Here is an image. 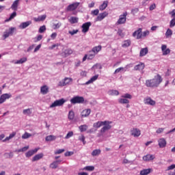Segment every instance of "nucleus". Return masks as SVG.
I'll return each instance as SVG.
<instances>
[{"label":"nucleus","instance_id":"obj_28","mask_svg":"<svg viewBox=\"0 0 175 175\" xmlns=\"http://www.w3.org/2000/svg\"><path fill=\"white\" fill-rule=\"evenodd\" d=\"M20 0H16L14 1V2L12 3V5H11V9L12 10H14V12H16L17 10V8H18V2Z\"/></svg>","mask_w":175,"mask_h":175},{"label":"nucleus","instance_id":"obj_57","mask_svg":"<svg viewBox=\"0 0 175 175\" xmlns=\"http://www.w3.org/2000/svg\"><path fill=\"white\" fill-rule=\"evenodd\" d=\"M44 31H46V26L45 25L41 26L39 29L40 33H43Z\"/></svg>","mask_w":175,"mask_h":175},{"label":"nucleus","instance_id":"obj_53","mask_svg":"<svg viewBox=\"0 0 175 175\" xmlns=\"http://www.w3.org/2000/svg\"><path fill=\"white\" fill-rule=\"evenodd\" d=\"M73 136V131H70L67 133V135L65 137V139H70Z\"/></svg>","mask_w":175,"mask_h":175},{"label":"nucleus","instance_id":"obj_2","mask_svg":"<svg viewBox=\"0 0 175 175\" xmlns=\"http://www.w3.org/2000/svg\"><path fill=\"white\" fill-rule=\"evenodd\" d=\"M127 16H128V12H124L123 14L120 15L119 19L116 23L117 25H121V24H125L126 23Z\"/></svg>","mask_w":175,"mask_h":175},{"label":"nucleus","instance_id":"obj_62","mask_svg":"<svg viewBox=\"0 0 175 175\" xmlns=\"http://www.w3.org/2000/svg\"><path fill=\"white\" fill-rule=\"evenodd\" d=\"M139 12V8H134L131 10L132 14L135 15Z\"/></svg>","mask_w":175,"mask_h":175},{"label":"nucleus","instance_id":"obj_42","mask_svg":"<svg viewBox=\"0 0 175 175\" xmlns=\"http://www.w3.org/2000/svg\"><path fill=\"white\" fill-rule=\"evenodd\" d=\"M79 129L80 132H85V131L88 129V126H87V124L81 125L79 126Z\"/></svg>","mask_w":175,"mask_h":175},{"label":"nucleus","instance_id":"obj_29","mask_svg":"<svg viewBox=\"0 0 175 175\" xmlns=\"http://www.w3.org/2000/svg\"><path fill=\"white\" fill-rule=\"evenodd\" d=\"M46 17H47V16L46 15H42V16H40L38 18H33L34 21H36V23H38L39 21H44L46 20Z\"/></svg>","mask_w":175,"mask_h":175},{"label":"nucleus","instance_id":"obj_1","mask_svg":"<svg viewBox=\"0 0 175 175\" xmlns=\"http://www.w3.org/2000/svg\"><path fill=\"white\" fill-rule=\"evenodd\" d=\"M162 81H163V79H162V77L159 74H157L153 79L146 80L145 85L149 88H157L159 87V84Z\"/></svg>","mask_w":175,"mask_h":175},{"label":"nucleus","instance_id":"obj_58","mask_svg":"<svg viewBox=\"0 0 175 175\" xmlns=\"http://www.w3.org/2000/svg\"><path fill=\"white\" fill-rule=\"evenodd\" d=\"M23 114H32V111H31V109H24Z\"/></svg>","mask_w":175,"mask_h":175},{"label":"nucleus","instance_id":"obj_7","mask_svg":"<svg viewBox=\"0 0 175 175\" xmlns=\"http://www.w3.org/2000/svg\"><path fill=\"white\" fill-rule=\"evenodd\" d=\"M16 31V27H10L8 29V31H6L4 32L3 36L4 39H6L7 38H9V36H12L13 33H14V31Z\"/></svg>","mask_w":175,"mask_h":175},{"label":"nucleus","instance_id":"obj_41","mask_svg":"<svg viewBox=\"0 0 175 175\" xmlns=\"http://www.w3.org/2000/svg\"><path fill=\"white\" fill-rule=\"evenodd\" d=\"M14 136H16V132H13L12 133L10 134V135L8 137H6L5 139H4L3 140V142H8V141L10 140V139H13V137H14Z\"/></svg>","mask_w":175,"mask_h":175},{"label":"nucleus","instance_id":"obj_8","mask_svg":"<svg viewBox=\"0 0 175 175\" xmlns=\"http://www.w3.org/2000/svg\"><path fill=\"white\" fill-rule=\"evenodd\" d=\"M144 103L145 105H148L149 106H155L157 102L152 100L151 97H146L144 99Z\"/></svg>","mask_w":175,"mask_h":175},{"label":"nucleus","instance_id":"obj_47","mask_svg":"<svg viewBox=\"0 0 175 175\" xmlns=\"http://www.w3.org/2000/svg\"><path fill=\"white\" fill-rule=\"evenodd\" d=\"M173 35V31L170 29H167L166 33H165V36L168 38V36H172Z\"/></svg>","mask_w":175,"mask_h":175},{"label":"nucleus","instance_id":"obj_13","mask_svg":"<svg viewBox=\"0 0 175 175\" xmlns=\"http://www.w3.org/2000/svg\"><path fill=\"white\" fill-rule=\"evenodd\" d=\"M91 114V109H86L81 111V116L82 118H85V117H88Z\"/></svg>","mask_w":175,"mask_h":175},{"label":"nucleus","instance_id":"obj_20","mask_svg":"<svg viewBox=\"0 0 175 175\" xmlns=\"http://www.w3.org/2000/svg\"><path fill=\"white\" fill-rule=\"evenodd\" d=\"M167 46L163 44L161 46V50L163 51V55H167V54H170V49H167Z\"/></svg>","mask_w":175,"mask_h":175},{"label":"nucleus","instance_id":"obj_5","mask_svg":"<svg viewBox=\"0 0 175 175\" xmlns=\"http://www.w3.org/2000/svg\"><path fill=\"white\" fill-rule=\"evenodd\" d=\"M66 102V100H65V99L64 98L56 100L50 105V107L53 108L57 107V106H62V105H64V103H65Z\"/></svg>","mask_w":175,"mask_h":175},{"label":"nucleus","instance_id":"obj_51","mask_svg":"<svg viewBox=\"0 0 175 175\" xmlns=\"http://www.w3.org/2000/svg\"><path fill=\"white\" fill-rule=\"evenodd\" d=\"M28 148H29V146H25V147L19 149L18 150V152H24L27 151V150H28Z\"/></svg>","mask_w":175,"mask_h":175},{"label":"nucleus","instance_id":"obj_36","mask_svg":"<svg viewBox=\"0 0 175 175\" xmlns=\"http://www.w3.org/2000/svg\"><path fill=\"white\" fill-rule=\"evenodd\" d=\"M83 170H86L87 172H94V170H95V167L93 165H88L84 167Z\"/></svg>","mask_w":175,"mask_h":175},{"label":"nucleus","instance_id":"obj_59","mask_svg":"<svg viewBox=\"0 0 175 175\" xmlns=\"http://www.w3.org/2000/svg\"><path fill=\"white\" fill-rule=\"evenodd\" d=\"M77 32H79V29H76V30H72V31H69L68 33H70V35H76V33H77Z\"/></svg>","mask_w":175,"mask_h":175},{"label":"nucleus","instance_id":"obj_31","mask_svg":"<svg viewBox=\"0 0 175 175\" xmlns=\"http://www.w3.org/2000/svg\"><path fill=\"white\" fill-rule=\"evenodd\" d=\"M98 77H99V75H94L89 81H88L85 83V84L88 85V84H91L92 83H94V81L98 80Z\"/></svg>","mask_w":175,"mask_h":175},{"label":"nucleus","instance_id":"obj_32","mask_svg":"<svg viewBox=\"0 0 175 175\" xmlns=\"http://www.w3.org/2000/svg\"><path fill=\"white\" fill-rule=\"evenodd\" d=\"M95 55H96V53L92 50L89 51V54L88 55V59H94L95 58Z\"/></svg>","mask_w":175,"mask_h":175},{"label":"nucleus","instance_id":"obj_38","mask_svg":"<svg viewBox=\"0 0 175 175\" xmlns=\"http://www.w3.org/2000/svg\"><path fill=\"white\" fill-rule=\"evenodd\" d=\"M69 22L71 24H76L79 23V18L75 17V16H71L70 18L69 19Z\"/></svg>","mask_w":175,"mask_h":175},{"label":"nucleus","instance_id":"obj_49","mask_svg":"<svg viewBox=\"0 0 175 175\" xmlns=\"http://www.w3.org/2000/svg\"><path fill=\"white\" fill-rule=\"evenodd\" d=\"M79 140H80V142H82L83 144H85V143H86L85 137H84L83 135L79 137Z\"/></svg>","mask_w":175,"mask_h":175},{"label":"nucleus","instance_id":"obj_26","mask_svg":"<svg viewBox=\"0 0 175 175\" xmlns=\"http://www.w3.org/2000/svg\"><path fill=\"white\" fill-rule=\"evenodd\" d=\"M107 122H102V121H98L97 122H95L93 124L94 128H100V126H103V124H106Z\"/></svg>","mask_w":175,"mask_h":175},{"label":"nucleus","instance_id":"obj_19","mask_svg":"<svg viewBox=\"0 0 175 175\" xmlns=\"http://www.w3.org/2000/svg\"><path fill=\"white\" fill-rule=\"evenodd\" d=\"M31 24H32V21H31L23 22L19 25V28H21V29H25V28H27V27H29Z\"/></svg>","mask_w":175,"mask_h":175},{"label":"nucleus","instance_id":"obj_16","mask_svg":"<svg viewBox=\"0 0 175 175\" xmlns=\"http://www.w3.org/2000/svg\"><path fill=\"white\" fill-rule=\"evenodd\" d=\"M70 81H72V79L71 78L66 77L63 80V81H60L59 83V85H60L61 87H64L65 85H67V84H69V83H70Z\"/></svg>","mask_w":175,"mask_h":175},{"label":"nucleus","instance_id":"obj_18","mask_svg":"<svg viewBox=\"0 0 175 175\" xmlns=\"http://www.w3.org/2000/svg\"><path fill=\"white\" fill-rule=\"evenodd\" d=\"M39 150H40L39 148H36L33 150H29L25 154L27 158H29V157H32V155H33V154H36V152H38Z\"/></svg>","mask_w":175,"mask_h":175},{"label":"nucleus","instance_id":"obj_52","mask_svg":"<svg viewBox=\"0 0 175 175\" xmlns=\"http://www.w3.org/2000/svg\"><path fill=\"white\" fill-rule=\"evenodd\" d=\"M62 152H65V149H59L55 151V155H58V154H62Z\"/></svg>","mask_w":175,"mask_h":175},{"label":"nucleus","instance_id":"obj_23","mask_svg":"<svg viewBox=\"0 0 175 175\" xmlns=\"http://www.w3.org/2000/svg\"><path fill=\"white\" fill-rule=\"evenodd\" d=\"M44 157V154L43 153H40L38 154H36L33 158H32V162H36V161H39V159H42Z\"/></svg>","mask_w":175,"mask_h":175},{"label":"nucleus","instance_id":"obj_4","mask_svg":"<svg viewBox=\"0 0 175 175\" xmlns=\"http://www.w3.org/2000/svg\"><path fill=\"white\" fill-rule=\"evenodd\" d=\"M105 122H106V124H103L104 125V126L101 128L100 133H105L106 131H109V129H111V125H110V124H112V122L105 120Z\"/></svg>","mask_w":175,"mask_h":175},{"label":"nucleus","instance_id":"obj_55","mask_svg":"<svg viewBox=\"0 0 175 175\" xmlns=\"http://www.w3.org/2000/svg\"><path fill=\"white\" fill-rule=\"evenodd\" d=\"M175 26V18H174L173 19H172L170 22V28H173V27Z\"/></svg>","mask_w":175,"mask_h":175},{"label":"nucleus","instance_id":"obj_6","mask_svg":"<svg viewBox=\"0 0 175 175\" xmlns=\"http://www.w3.org/2000/svg\"><path fill=\"white\" fill-rule=\"evenodd\" d=\"M79 5H80V3L79 2H75L72 4H70L69 5H68L66 10L67 12H73L76 10L77 8H79Z\"/></svg>","mask_w":175,"mask_h":175},{"label":"nucleus","instance_id":"obj_30","mask_svg":"<svg viewBox=\"0 0 175 175\" xmlns=\"http://www.w3.org/2000/svg\"><path fill=\"white\" fill-rule=\"evenodd\" d=\"M148 53V49L144 48L142 49L139 52V57H144V55H147Z\"/></svg>","mask_w":175,"mask_h":175},{"label":"nucleus","instance_id":"obj_34","mask_svg":"<svg viewBox=\"0 0 175 175\" xmlns=\"http://www.w3.org/2000/svg\"><path fill=\"white\" fill-rule=\"evenodd\" d=\"M151 173V169H144L140 171V175H148Z\"/></svg>","mask_w":175,"mask_h":175},{"label":"nucleus","instance_id":"obj_25","mask_svg":"<svg viewBox=\"0 0 175 175\" xmlns=\"http://www.w3.org/2000/svg\"><path fill=\"white\" fill-rule=\"evenodd\" d=\"M72 54H73V50H72L71 49H66L62 53V55H64V57H68V55H70Z\"/></svg>","mask_w":175,"mask_h":175},{"label":"nucleus","instance_id":"obj_21","mask_svg":"<svg viewBox=\"0 0 175 175\" xmlns=\"http://www.w3.org/2000/svg\"><path fill=\"white\" fill-rule=\"evenodd\" d=\"M40 92L42 95H46L49 94V86L44 85L40 88Z\"/></svg>","mask_w":175,"mask_h":175},{"label":"nucleus","instance_id":"obj_17","mask_svg":"<svg viewBox=\"0 0 175 175\" xmlns=\"http://www.w3.org/2000/svg\"><path fill=\"white\" fill-rule=\"evenodd\" d=\"M61 162H62V160H56L50 164L49 167H51V169H57Z\"/></svg>","mask_w":175,"mask_h":175},{"label":"nucleus","instance_id":"obj_35","mask_svg":"<svg viewBox=\"0 0 175 175\" xmlns=\"http://www.w3.org/2000/svg\"><path fill=\"white\" fill-rule=\"evenodd\" d=\"M118 103H120L121 105H127L128 103H129V100L125 98H119Z\"/></svg>","mask_w":175,"mask_h":175},{"label":"nucleus","instance_id":"obj_39","mask_svg":"<svg viewBox=\"0 0 175 175\" xmlns=\"http://www.w3.org/2000/svg\"><path fill=\"white\" fill-rule=\"evenodd\" d=\"M100 50H102V46L101 45L94 46L92 49V51H94L96 54H98V53H99V51H100Z\"/></svg>","mask_w":175,"mask_h":175},{"label":"nucleus","instance_id":"obj_9","mask_svg":"<svg viewBox=\"0 0 175 175\" xmlns=\"http://www.w3.org/2000/svg\"><path fill=\"white\" fill-rule=\"evenodd\" d=\"M12 98V94H3L0 96V105L6 102V99H10Z\"/></svg>","mask_w":175,"mask_h":175},{"label":"nucleus","instance_id":"obj_12","mask_svg":"<svg viewBox=\"0 0 175 175\" xmlns=\"http://www.w3.org/2000/svg\"><path fill=\"white\" fill-rule=\"evenodd\" d=\"M131 135L134 137H139L142 135V132L139 129H133L131 130Z\"/></svg>","mask_w":175,"mask_h":175},{"label":"nucleus","instance_id":"obj_3","mask_svg":"<svg viewBox=\"0 0 175 175\" xmlns=\"http://www.w3.org/2000/svg\"><path fill=\"white\" fill-rule=\"evenodd\" d=\"M70 103L72 105H76V103H84V97L83 96H75L70 100Z\"/></svg>","mask_w":175,"mask_h":175},{"label":"nucleus","instance_id":"obj_11","mask_svg":"<svg viewBox=\"0 0 175 175\" xmlns=\"http://www.w3.org/2000/svg\"><path fill=\"white\" fill-rule=\"evenodd\" d=\"M142 28L138 29L134 33H133V36L134 38H136V39H142Z\"/></svg>","mask_w":175,"mask_h":175},{"label":"nucleus","instance_id":"obj_63","mask_svg":"<svg viewBox=\"0 0 175 175\" xmlns=\"http://www.w3.org/2000/svg\"><path fill=\"white\" fill-rule=\"evenodd\" d=\"M173 169H175V164H172L167 167V170H173Z\"/></svg>","mask_w":175,"mask_h":175},{"label":"nucleus","instance_id":"obj_48","mask_svg":"<svg viewBox=\"0 0 175 175\" xmlns=\"http://www.w3.org/2000/svg\"><path fill=\"white\" fill-rule=\"evenodd\" d=\"M31 136H32V135H31L29 133H25L22 135V139H28L29 137H31Z\"/></svg>","mask_w":175,"mask_h":175},{"label":"nucleus","instance_id":"obj_37","mask_svg":"<svg viewBox=\"0 0 175 175\" xmlns=\"http://www.w3.org/2000/svg\"><path fill=\"white\" fill-rule=\"evenodd\" d=\"M57 139V137L55 135H48L46 137L45 140L46 142H53Z\"/></svg>","mask_w":175,"mask_h":175},{"label":"nucleus","instance_id":"obj_44","mask_svg":"<svg viewBox=\"0 0 175 175\" xmlns=\"http://www.w3.org/2000/svg\"><path fill=\"white\" fill-rule=\"evenodd\" d=\"M27 57H22L19 60H17L14 64H24V62H27Z\"/></svg>","mask_w":175,"mask_h":175},{"label":"nucleus","instance_id":"obj_45","mask_svg":"<svg viewBox=\"0 0 175 175\" xmlns=\"http://www.w3.org/2000/svg\"><path fill=\"white\" fill-rule=\"evenodd\" d=\"M16 16H17V12H16V11H14V12H12L11 14V15L10 16V18L7 20V21H10V20H13V18H14V17H16Z\"/></svg>","mask_w":175,"mask_h":175},{"label":"nucleus","instance_id":"obj_33","mask_svg":"<svg viewBox=\"0 0 175 175\" xmlns=\"http://www.w3.org/2000/svg\"><path fill=\"white\" fill-rule=\"evenodd\" d=\"M68 118L70 121L75 120V111H73V110H70L68 112Z\"/></svg>","mask_w":175,"mask_h":175},{"label":"nucleus","instance_id":"obj_61","mask_svg":"<svg viewBox=\"0 0 175 175\" xmlns=\"http://www.w3.org/2000/svg\"><path fill=\"white\" fill-rule=\"evenodd\" d=\"M163 131H165V129L163 128H159L157 131H156V133H162V132H163Z\"/></svg>","mask_w":175,"mask_h":175},{"label":"nucleus","instance_id":"obj_14","mask_svg":"<svg viewBox=\"0 0 175 175\" xmlns=\"http://www.w3.org/2000/svg\"><path fill=\"white\" fill-rule=\"evenodd\" d=\"M107 16H109V13H107V12L100 13L97 16L96 21H102V20H103V18H105V17H107Z\"/></svg>","mask_w":175,"mask_h":175},{"label":"nucleus","instance_id":"obj_64","mask_svg":"<svg viewBox=\"0 0 175 175\" xmlns=\"http://www.w3.org/2000/svg\"><path fill=\"white\" fill-rule=\"evenodd\" d=\"M170 14H171L172 17H174L175 16V9L173 10L171 12H170Z\"/></svg>","mask_w":175,"mask_h":175},{"label":"nucleus","instance_id":"obj_54","mask_svg":"<svg viewBox=\"0 0 175 175\" xmlns=\"http://www.w3.org/2000/svg\"><path fill=\"white\" fill-rule=\"evenodd\" d=\"M61 25H62V24H61V23H57V24H54L53 29H58L59 28L61 27Z\"/></svg>","mask_w":175,"mask_h":175},{"label":"nucleus","instance_id":"obj_15","mask_svg":"<svg viewBox=\"0 0 175 175\" xmlns=\"http://www.w3.org/2000/svg\"><path fill=\"white\" fill-rule=\"evenodd\" d=\"M158 143H159V147L160 148H165V147H166L167 142L165 138L159 139Z\"/></svg>","mask_w":175,"mask_h":175},{"label":"nucleus","instance_id":"obj_10","mask_svg":"<svg viewBox=\"0 0 175 175\" xmlns=\"http://www.w3.org/2000/svg\"><path fill=\"white\" fill-rule=\"evenodd\" d=\"M90 27H91V22H87L82 25V32L83 33H85L86 32H88L90 31Z\"/></svg>","mask_w":175,"mask_h":175},{"label":"nucleus","instance_id":"obj_60","mask_svg":"<svg viewBox=\"0 0 175 175\" xmlns=\"http://www.w3.org/2000/svg\"><path fill=\"white\" fill-rule=\"evenodd\" d=\"M149 34H150V31L146 30L142 33V38H146V36H148V35Z\"/></svg>","mask_w":175,"mask_h":175},{"label":"nucleus","instance_id":"obj_56","mask_svg":"<svg viewBox=\"0 0 175 175\" xmlns=\"http://www.w3.org/2000/svg\"><path fill=\"white\" fill-rule=\"evenodd\" d=\"M122 98H124L126 99H131L132 98V95H131L129 94H125L122 96Z\"/></svg>","mask_w":175,"mask_h":175},{"label":"nucleus","instance_id":"obj_50","mask_svg":"<svg viewBox=\"0 0 175 175\" xmlns=\"http://www.w3.org/2000/svg\"><path fill=\"white\" fill-rule=\"evenodd\" d=\"M92 16H98L99 14V10L96 9L91 12Z\"/></svg>","mask_w":175,"mask_h":175},{"label":"nucleus","instance_id":"obj_46","mask_svg":"<svg viewBox=\"0 0 175 175\" xmlns=\"http://www.w3.org/2000/svg\"><path fill=\"white\" fill-rule=\"evenodd\" d=\"M109 94L112 96H118L120 95V92L118 90H111L109 91Z\"/></svg>","mask_w":175,"mask_h":175},{"label":"nucleus","instance_id":"obj_40","mask_svg":"<svg viewBox=\"0 0 175 175\" xmlns=\"http://www.w3.org/2000/svg\"><path fill=\"white\" fill-rule=\"evenodd\" d=\"M131 44H132V42H131V40H124L123 42L122 47H129V46H131Z\"/></svg>","mask_w":175,"mask_h":175},{"label":"nucleus","instance_id":"obj_24","mask_svg":"<svg viewBox=\"0 0 175 175\" xmlns=\"http://www.w3.org/2000/svg\"><path fill=\"white\" fill-rule=\"evenodd\" d=\"M144 68H146V65L144 64V63H139L134 67V69L135 70H143Z\"/></svg>","mask_w":175,"mask_h":175},{"label":"nucleus","instance_id":"obj_22","mask_svg":"<svg viewBox=\"0 0 175 175\" xmlns=\"http://www.w3.org/2000/svg\"><path fill=\"white\" fill-rule=\"evenodd\" d=\"M153 159H155V157L152 154H146L143 157V160L146 162L148 161H153Z\"/></svg>","mask_w":175,"mask_h":175},{"label":"nucleus","instance_id":"obj_27","mask_svg":"<svg viewBox=\"0 0 175 175\" xmlns=\"http://www.w3.org/2000/svg\"><path fill=\"white\" fill-rule=\"evenodd\" d=\"M108 5H109V1H103V4H101L99 6V10H101V11L105 10V9H106V8H107Z\"/></svg>","mask_w":175,"mask_h":175},{"label":"nucleus","instance_id":"obj_43","mask_svg":"<svg viewBox=\"0 0 175 175\" xmlns=\"http://www.w3.org/2000/svg\"><path fill=\"white\" fill-rule=\"evenodd\" d=\"M100 154V149H96L92 151V157H96Z\"/></svg>","mask_w":175,"mask_h":175}]
</instances>
